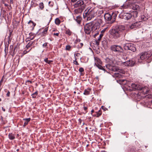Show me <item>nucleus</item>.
Returning <instances> with one entry per match:
<instances>
[{
  "label": "nucleus",
  "mask_w": 152,
  "mask_h": 152,
  "mask_svg": "<svg viewBox=\"0 0 152 152\" xmlns=\"http://www.w3.org/2000/svg\"><path fill=\"white\" fill-rule=\"evenodd\" d=\"M109 32L113 38L116 39L125 36L126 33V30L124 26L119 25L111 29Z\"/></svg>",
  "instance_id": "f257e3e1"
},
{
  "label": "nucleus",
  "mask_w": 152,
  "mask_h": 152,
  "mask_svg": "<svg viewBox=\"0 0 152 152\" xmlns=\"http://www.w3.org/2000/svg\"><path fill=\"white\" fill-rule=\"evenodd\" d=\"M102 20L99 19L95 22L92 21L86 24L84 26V31L86 34H90L91 32H94L99 29L100 27L99 22H101Z\"/></svg>",
  "instance_id": "f03ea898"
},
{
  "label": "nucleus",
  "mask_w": 152,
  "mask_h": 152,
  "mask_svg": "<svg viewBox=\"0 0 152 152\" xmlns=\"http://www.w3.org/2000/svg\"><path fill=\"white\" fill-rule=\"evenodd\" d=\"M83 15L84 18H87V20H90L91 19L97 15L98 13L100 14L103 12L102 10H99L97 7H94L88 10L87 11L86 10Z\"/></svg>",
  "instance_id": "7ed1b4c3"
},
{
  "label": "nucleus",
  "mask_w": 152,
  "mask_h": 152,
  "mask_svg": "<svg viewBox=\"0 0 152 152\" xmlns=\"http://www.w3.org/2000/svg\"><path fill=\"white\" fill-rule=\"evenodd\" d=\"M74 7L78 8L75 10V13L77 14L81 13L85 9L86 5L84 4L83 1L79 0L74 4Z\"/></svg>",
  "instance_id": "20e7f679"
},
{
  "label": "nucleus",
  "mask_w": 152,
  "mask_h": 152,
  "mask_svg": "<svg viewBox=\"0 0 152 152\" xmlns=\"http://www.w3.org/2000/svg\"><path fill=\"white\" fill-rule=\"evenodd\" d=\"M117 15L113 12L112 14L107 13L104 15V17L105 20L110 21L111 23H113L115 20Z\"/></svg>",
  "instance_id": "39448f33"
},
{
  "label": "nucleus",
  "mask_w": 152,
  "mask_h": 152,
  "mask_svg": "<svg viewBox=\"0 0 152 152\" xmlns=\"http://www.w3.org/2000/svg\"><path fill=\"white\" fill-rule=\"evenodd\" d=\"M109 72H121L123 74H124L125 72L123 70L120 69L118 67L114 66H113L110 64H107L106 65V68H105Z\"/></svg>",
  "instance_id": "423d86ee"
},
{
  "label": "nucleus",
  "mask_w": 152,
  "mask_h": 152,
  "mask_svg": "<svg viewBox=\"0 0 152 152\" xmlns=\"http://www.w3.org/2000/svg\"><path fill=\"white\" fill-rule=\"evenodd\" d=\"M110 50L112 52L117 53L122 52L123 50L121 47L116 45H111L110 47Z\"/></svg>",
  "instance_id": "0eeeda50"
},
{
  "label": "nucleus",
  "mask_w": 152,
  "mask_h": 152,
  "mask_svg": "<svg viewBox=\"0 0 152 152\" xmlns=\"http://www.w3.org/2000/svg\"><path fill=\"white\" fill-rule=\"evenodd\" d=\"M136 61L134 58L130 59L122 63V64L124 65L129 67H132L135 65Z\"/></svg>",
  "instance_id": "6e6552de"
},
{
  "label": "nucleus",
  "mask_w": 152,
  "mask_h": 152,
  "mask_svg": "<svg viewBox=\"0 0 152 152\" xmlns=\"http://www.w3.org/2000/svg\"><path fill=\"white\" fill-rule=\"evenodd\" d=\"M132 16V15L130 13H121L120 14L119 17L121 18L128 20L130 19Z\"/></svg>",
  "instance_id": "1a4fd4ad"
},
{
  "label": "nucleus",
  "mask_w": 152,
  "mask_h": 152,
  "mask_svg": "<svg viewBox=\"0 0 152 152\" xmlns=\"http://www.w3.org/2000/svg\"><path fill=\"white\" fill-rule=\"evenodd\" d=\"M132 87L136 90H142L143 93L144 94H147L148 91L147 89H145L146 88H141L138 85L134 83H132L131 85Z\"/></svg>",
  "instance_id": "9d476101"
},
{
  "label": "nucleus",
  "mask_w": 152,
  "mask_h": 152,
  "mask_svg": "<svg viewBox=\"0 0 152 152\" xmlns=\"http://www.w3.org/2000/svg\"><path fill=\"white\" fill-rule=\"evenodd\" d=\"M124 49L126 50H129L134 52L136 51L135 45L132 43L126 45L124 46Z\"/></svg>",
  "instance_id": "9b49d317"
},
{
  "label": "nucleus",
  "mask_w": 152,
  "mask_h": 152,
  "mask_svg": "<svg viewBox=\"0 0 152 152\" xmlns=\"http://www.w3.org/2000/svg\"><path fill=\"white\" fill-rule=\"evenodd\" d=\"M130 7L134 10H136V11H139L140 8L138 5L135 3H133L130 4Z\"/></svg>",
  "instance_id": "f8f14e48"
},
{
  "label": "nucleus",
  "mask_w": 152,
  "mask_h": 152,
  "mask_svg": "<svg viewBox=\"0 0 152 152\" xmlns=\"http://www.w3.org/2000/svg\"><path fill=\"white\" fill-rule=\"evenodd\" d=\"M42 31L40 33V34L42 37L45 36L48 33V27H46L45 28H42Z\"/></svg>",
  "instance_id": "ddd939ff"
},
{
  "label": "nucleus",
  "mask_w": 152,
  "mask_h": 152,
  "mask_svg": "<svg viewBox=\"0 0 152 152\" xmlns=\"http://www.w3.org/2000/svg\"><path fill=\"white\" fill-rule=\"evenodd\" d=\"M102 64H94L95 66H96V67H97L99 69H100L101 70H104V72L106 71L107 72H108L107 71V70L105 68V67H102L101 65Z\"/></svg>",
  "instance_id": "4468645a"
},
{
  "label": "nucleus",
  "mask_w": 152,
  "mask_h": 152,
  "mask_svg": "<svg viewBox=\"0 0 152 152\" xmlns=\"http://www.w3.org/2000/svg\"><path fill=\"white\" fill-rule=\"evenodd\" d=\"M23 120L25 121L24 124L23 125V127H25L28 124V123L31 120V118H23Z\"/></svg>",
  "instance_id": "2eb2a0df"
},
{
  "label": "nucleus",
  "mask_w": 152,
  "mask_h": 152,
  "mask_svg": "<svg viewBox=\"0 0 152 152\" xmlns=\"http://www.w3.org/2000/svg\"><path fill=\"white\" fill-rule=\"evenodd\" d=\"M91 89L90 88H88L85 89L83 93V94L85 95H89L91 92Z\"/></svg>",
  "instance_id": "dca6fc26"
},
{
  "label": "nucleus",
  "mask_w": 152,
  "mask_h": 152,
  "mask_svg": "<svg viewBox=\"0 0 152 152\" xmlns=\"http://www.w3.org/2000/svg\"><path fill=\"white\" fill-rule=\"evenodd\" d=\"M95 64H102V62L101 60L97 57L94 58Z\"/></svg>",
  "instance_id": "f3484780"
},
{
  "label": "nucleus",
  "mask_w": 152,
  "mask_h": 152,
  "mask_svg": "<svg viewBox=\"0 0 152 152\" xmlns=\"http://www.w3.org/2000/svg\"><path fill=\"white\" fill-rule=\"evenodd\" d=\"M28 23L30 24L31 27L32 28V30H33L36 25V23H34L33 21L31 20H30L28 22Z\"/></svg>",
  "instance_id": "a211bd4d"
},
{
  "label": "nucleus",
  "mask_w": 152,
  "mask_h": 152,
  "mask_svg": "<svg viewBox=\"0 0 152 152\" xmlns=\"http://www.w3.org/2000/svg\"><path fill=\"white\" fill-rule=\"evenodd\" d=\"M75 20L78 24H80L82 20V18L80 15L77 16Z\"/></svg>",
  "instance_id": "6ab92c4d"
},
{
  "label": "nucleus",
  "mask_w": 152,
  "mask_h": 152,
  "mask_svg": "<svg viewBox=\"0 0 152 152\" xmlns=\"http://www.w3.org/2000/svg\"><path fill=\"white\" fill-rule=\"evenodd\" d=\"M8 137L9 139L10 140H13L15 138L14 134L12 133H9V134Z\"/></svg>",
  "instance_id": "aec40b11"
},
{
  "label": "nucleus",
  "mask_w": 152,
  "mask_h": 152,
  "mask_svg": "<svg viewBox=\"0 0 152 152\" xmlns=\"http://www.w3.org/2000/svg\"><path fill=\"white\" fill-rule=\"evenodd\" d=\"M65 34L69 36H70L72 33V32L70 31V30L68 28H66L65 30Z\"/></svg>",
  "instance_id": "412c9836"
},
{
  "label": "nucleus",
  "mask_w": 152,
  "mask_h": 152,
  "mask_svg": "<svg viewBox=\"0 0 152 152\" xmlns=\"http://www.w3.org/2000/svg\"><path fill=\"white\" fill-rule=\"evenodd\" d=\"M96 114L95 115L97 117H99L102 115V111L101 109L99 110L98 112H96Z\"/></svg>",
  "instance_id": "4be33fe9"
},
{
  "label": "nucleus",
  "mask_w": 152,
  "mask_h": 152,
  "mask_svg": "<svg viewBox=\"0 0 152 152\" xmlns=\"http://www.w3.org/2000/svg\"><path fill=\"white\" fill-rule=\"evenodd\" d=\"M34 42H30L26 45V48H27V50L31 46L33 43Z\"/></svg>",
  "instance_id": "5701e85b"
},
{
  "label": "nucleus",
  "mask_w": 152,
  "mask_h": 152,
  "mask_svg": "<svg viewBox=\"0 0 152 152\" xmlns=\"http://www.w3.org/2000/svg\"><path fill=\"white\" fill-rule=\"evenodd\" d=\"M141 22L140 21H139L136 22L134 23V24L136 25L135 27L136 28L138 27L141 24Z\"/></svg>",
  "instance_id": "b1692460"
},
{
  "label": "nucleus",
  "mask_w": 152,
  "mask_h": 152,
  "mask_svg": "<svg viewBox=\"0 0 152 152\" xmlns=\"http://www.w3.org/2000/svg\"><path fill=\"white\" fill-rule=\"evenodd\" d=\"M113 77H115L120 78L121 77V75L119 73H115L113 75Z\"/></svg>",
  "instance_id": "393cba45"
},
{
  "label": "nucleus",
  "mask_w": 152,
  "mask_h": 152,
  "mask_svg": "<svg viewBox=\"0 0 152 152\" xmlns=\"http://www.w3.org/2000/svg\"><path fill=\"white\" fill-rule=\"evenodd\" d=\"M61 23L60 20L58 18H56L55 20V23L57 25H59Z\"/></svg>",
  "instance_id": "a878e982"
},
{
  "label": "nucleus",
  "mask_w": 152,
  "mask_h": 152,
  "mask_svg": "<svg viewBox=\"0 0 152 152\" xmlns=\"http://www.w3.org/2000/svg\"><path fill=\"white\" fill-rule=\"evenodd\" d=\"M136 149L134 147L132 146L129 149L130 152H135Z\"/></svg>",
  "instance_id": "bb28decb"
},
{
  "label": "nucleus",
  "mask_w": 152,
  "mask_h": 152,
  "mask_svg": "<svg viewBox=\"0 0 152 152\" xmlns=\"http://www.w3.org/2000/svg\"><path fill=\"white\" fill-rule=\"evenodd\" d=\"M38 94V92L37 91L34 93L32 94H31V96H32L33 98H36L37 96V95Z\"/></svg>",
  "instance_id": "cd10ccee"
},
{
  "label": "nucleus",
  "mask_w": 152,
  "mask_h": 152,
  "mask_svg": "<svg viewBox=\"0 0 152 152\" xmlns=\"http://www.w3.org/2000/svg\"><path fill=\"white\" fill-rule=\"evenodd\" d=\"M136 25L134 24V23H132L129 26V28L131 29H133L136 28L135 27Z\"/></svg>",
  "instance_id": "c85d7f7f"
},
{
  "label": "nucleus",
  "mask_w": 152,
  "mask_h": 152,
  "mask_svg": "<svg viewBox=\"0 0 152 152\" xmlns=\"http://www.w3.org/2000/svg\"><path fill=\"white\" fill-rule=\"evenodd\" d=\"M44 61L48 64H50L53 62L52 61L48 60V58H46L44 59Z\"/></svg>",
  "instance_id": "c756f323"
},
{
  "label": "nucleus",
  "mask_w": 152,
  "mask_h": 152,
  "mask_svg": "<svg viewBox=\"0 0 152 152\" xmlns=\"http://www.w3.org/2000/svg\"><path fill=\"white\" fill-rule=\"evenodd\" d=\"M138 11H136L133 12V15H132L134 17H137V16Z\"/></svg>",
  "instance_id": "7c9ffc66"
},
{
  "label": "nucleus",
  "mask_w": 152,
  "mask_h": 152,
  "mask_svg": "<svg viewBox=\"0 0 152 152\" xmlns=\"http://www.w3.org/2000/svg\"><path fill=\"white\" fill-rule=\"evenodd\" d=\"M71 47L69 45L66 46L65 49L66 50L70 51Z\"/></svg>",
  "instance_id": "2f4dec72"
},
{
  "label": "nucleus",
  "mask_w": 152,
  "mask_h": 152,
  "mask_svg": "<svg viewBox=\"0 0 152 152\" xmlns=\"http://www.w3.org/2000/svg\"><path fill=\"white\" fill-rule=\"evenodd\" d=\"M39 7L41 10H42L44 7V4L42 2L40 3L39 4Z\"/></svg>",
  "instance_id": "473e14b6"
},
{
  "label": "nucleus",
  "mask_w": 152,
  "mask_h": 152,
  "mask_svg": "<svg viewBox=\"0 0 152 152\" xmlns=\"http://www.w3.org/2000/svg\"><path fill=\"white\" fill-rule=\"evenodd\" d=\"M12 31H11L10 30L9 31V36L8 37L9 41H11V39L10 38L11 35L12 34Z\"/></svg>",
  "instance_id": "72a5a7b5"
},
{
  "label": "nucleus",
  "mask_w": 152,
  "mask_h": 152,
  "mask_svg": "<svg viewBox=\"0 0 152 152\" xmlns=\"http://www.w3.org/2000/svg\"><path fill=\"white\" fill-rule=\"evenodd\" d=\"M77 58L75 57V60L73 61V63L77 65H79V64L78 63L77 61Z\"/></svg>",
  "instance_id": "f704fd0d"
},
{
  "label": "nucleus",
  "mask_w": 152,
  "mask_h": 152,
  "mask_svg": "<svg viewBox=\"0 0 152 152\" xmlns=\"http://www.w3.org/2000/svg\"><path fill=\"white\" fill-rule=\"evenodd\" d=\"M29 38H32L33 37V39L35 37L34 34L32 33H30L29 34Z\"/></svg>",
  "instance_id": "c9c22d12"
},
{
  "label": "nucleus",
  "mask_w": 152,
  "mask_h": 152,
  "mask_svg": "<svg viewBox=\"0 0 152 152\" xmlns=\"http://www.w3.org/2000/svg\"><path fill=\"white\" fill-rule=\"evenodd\" d=\"M48 4L49 6L51 7H52L53 6L54 3L53 1H50L48 2Z\"/></svg>",
  "instance_id": "e433bc0d"
},
{
  "label": "nucleus",
  "mask_w": 152,
  "mask_h": 152,
  "mask_svg": "<svg viewBox=\"0 0 152 152\" xmlns=\"http://www.w3.org/2000/svg\"><path fill=\"white\" fill-rule=\"evenodd\" d=\"M32 48H31L28 51H27V50H24L23 52V55H25L28 52H29L31 49Z\"/></svg>",
  "instance_id": "4c0bfd02"
},
{
  "label": "nucleus",
  "mask_w": 152,
  "mask_h": 152,
  "mask_svg": "<svg viewBox=\"0 0 152 152\" xmlns=\"http://www.w3.org/2000/svg\"><path fill=\"white\" fill-rule=\"evenodd\" d=\"M33 39V37L32 38H29L28 37L26 39V42H28L29 41H30L31 40Z\"/></svg>",
  "instance_id": "58836bf2"
},
{
  "label": "nucleus",
  "mask_w": 152,
  "mask_h": 152,
  "mask_svg": "<svg viewBox=\"0 0 152 152\" xmlns=\"http://www.w3.org/2000/svg\"><path fill=\"white\" fill-rule=\"evenodd\" d=\"M83 45V44L82 43H80L79 45H78L77 48H81Z\"/></svg>",
  "instance_id": "ea45409f"
},
{
  "label": "nucleus",
  "mask_w": 152,
  "mask_h": 152,
  "mask_svg": "<svg viewBox=\"0 0 152 152\" xmlns=\"http://www.w3.org/2000/svg\"><path fill=\"white\" fill-rule=\"evenodd\" d=\"M103 36V35L101 33L99 35V37L98 38V41H100L101 39V38H102V37Z\"/></svg>",
  "instance_id": "a19ab883"
},
{
  "label": "nucleus",
  "mask_w": 152,
  "mask_h": 152,
  "mask_svg": "<svg viewBox=\"0 0 152 152\" xmlns=\"http://www.w3.org/2000/svg\"><path fill=\"white\" fill-rule=\"evenodd\" d=\"M79 71L80 72H82L84 71V69L82 67L80 68L79 69Z\"/></svg>",
  "instance_id": "79ce46f5"
},
{
  "label": "nucleus",
  "mask_w": 152,
  "mask_h": 152,
  "mask_svg": "<svg viewBox=\"0 0 152 152\" xmlns=\"http://www.w3.org/2000/svg\"><path fill=\"white\" fill-rule=\"evenodd\" d=\"M5 92H7V93L6 94V96L7 97H9L10 96V92L9 91H6Z\"/></svg>",
  "instance_id": "37998d69"
},
{
  "label": "nucleus",
  "mask_w": 152,
  "mask_h": 152,
  "mask_svg": "<svg viewBox=\"0 0 152 152\" xmlns=\"http://www.w3.org/2000/svg\"><path fill=\"white\" fill-rule=\"evenodd\" d=\"M80 55V53H76V54H74L75 58V57H76V56L78 57V56H79Z\"/></svg>",
  "instance_id": "c03bdc74"
},
{
  "label": "nucleus",
  "mask_w": 152,
  "mask_h": 152,
  "mask_svg": "<svg viewBox=\"0 0 152 152\" xmlns=\"http://www.w3.org/2000/svg\"><path fill=\"white\" fill-rule=\"evenodd\" d=\"M101 108L104 110V111H106L107 110V109L104 106H103L101 107Z\"/></svg>",
  "instance_id": "a18cd8bd"
},
{
  "label": "nucleus",
  "mask_w": 152,
  "mask_h": 152,
  "mask_svg": "<svg viewBox=\"0 0 152 152\" xmlns=\"http://www.w3.org/2000/svg\"><path fill=\"white\" fill-rule=\"evenodd\" d=\"M59 34V32H58L56 33H54L53 34L54 36H58Z\"/></svg>",
  "instance_id": "49530a36"
},
{
  "label": "nucleus",
  "mask_w": 152,
  "mask_h": 152,
  "mask_svg": "<svg viewBox=\"0 0 152 152\" xmlns=\"http://www.w3.org/2000/svg\"><path fill=\"white\" fill-rule=\"evenodd\" d=\"M48 43L47 42H45L43 45V47H45L47 46Z\"/></svg>",
  "instance_id": "de8ad7c7"
},
{
  "label": "nucleus",
  "mask_w": 152,
  "mask_h": 152,
  "mask_svg": "<svg viewBox=\"0 0 152 152\" xmlns=\"http://www.w3.org/2000/svg\"><path fill=\"white\" fill-rule=\"evenodd\" d=\"M84 110L85 111L86 113H87V110L88 109V107H83Z\"/></svg>",
  "instance_id": "09e8293b"
},
{
  "label": "nucleus",
  "mask_w": 152,
  "mask_h": 152,
  "mask_svg": "<svg viewBox=\"0 0 152 152\" xmlns=\"http://www.w3.org/2000/svg\"><path fill=\"white\" fill-rule=\"evenodd\" d=\"M100 41H98V40L97 39V40H96V44L97 45H99V42H100Z\"/></svg>",
  "instance_id": "8fccbe9b"
},
{
  "label": "nucleus",
  "mask_w": 152,
  "mask_h": 152,
  "mask_svg": "<svg viewBox=\"0 0 152 152\" xmlns=\"http://www.w3.org/2000/svg\"><path fill=\"white\" fill-rule=\"evenodd\" d=\"M3 78H2V79H1V80L0 81V86H1V85L2 83L3 82Z\"/></svg>",
  "instance_id": "3c124183"
},
{
  "label": "nucleus",
  "mask_w": 152,
  "mask_h": 152,
  "mask_svg": "<svg viewBox=\"0 0 152 152\" xmlns=\"http://www.w3.org/2000/svg\"><path fill=\"white\" fill-rule=\"evenodd\" d=\"M105 30H102L101 32V33L104 35V33L105 32Z\"/></svg>",
  "instance_id": "603ef678"
},
{
  "label": "nucleus",
  "mask_w": 152,
  "mask_h": 152,
  "mask_svg": "<svg viewBox=\"0 0 152 152\" xmlns=\"http://www.w3.org/2000/svg\"><path fill=\"white\" fill-rule=\"evenodd\" d=\"M79 122L80 123V124H81L82 122V120L80 118H79L78 119Z\"/></svg>",
  "instance_id": "864d4df0"
},
{
  "label": "nucleus",
  "mask_w": 152,
  "mask_h": 152,
  "mask_svg": "<svg viewBox=\"0 0 152 152\" xmlns=\"http://www.w3.org/2000/svg\"><path fill=\"white\" fill-rule=\"evenodd\" d=\"M99 34V33H97L96 34H95L94 35V37H96V36H97V35H98Z\"/></svg>",
  "instance_id": "5fc2aeb1"
},
{
  "label": "nucleus",
  "mask_w": 152,
  "mask_h": 152,
  "mask_svg": "<svg viewBox=\"0 0 152 152\" xmlns=\"http://www.w3.org/2000/svg\"><path fill=\"white\" fill-rule=\"evenodd\" d=\"M2 110L4 112H5V109L3 107H2Z\"/></svg>",
  "instance_id": "6e6d98bb"
},
{
  "label": "nucleus",
  "mask_w": 152,
  "mask_h": 152,
  "mask_svg": "<svg viewBox=\"0 0 152 152\" xmlns=\"http://www.w3.org/2000/svg\"><path fill=\"white\" fill-rule=\"evenodd\" d=\"M10 2L11 4H13V0H10Z\"/></svg>",
  "instance_id": "4d7b16f0"
},
{
  "label": "nucleus",
  "mask_w": 152,
  "mask_h": 152,
  "mask_svg": "<svg viewBox=\"0 0 152 152\" xmlns=\"http://www.w3.org/2000/svg\"><path fill=\"white\" fill-rule=\"evenodd\" d=\"M144 16H142V17H141V18L143 20H146V19H145L144 18Z\"/></svg>",
  "instance_id": "13d9d810"
},
{
  "label": "nucleus",
  "mask_w": 152,
  "mask_h": 152,
  "mask_svg": "<svg viewBox=\"0 0 152 152\" xmlns=\"http://www.w3.org/2000/svg\"><path fill=\"white\" fill-rule=\"evenodd\" d=\"M27 82H30L31 83H32L31 81L29 80H27Z\"/></svg>",
  "instance_id": "bf43d9fd"
},
{
  "label": "nucleus",
  "mask_w": 152,
  "mask_h": 152,
  "mask_svg": "<svg viewBox=\"0 0 152 152\" xmlns=\"http://www.w3.org/2000/svg\"><path fill=\"white\" fill-rule=\"evenodd\" d=\"M77 0H71V1L73 2H74L76 1Z\"/></svg>",
  "instance_id": "052dcab7"
},
{
  "label": "nucleus",
  "mask_w": 152,
  "mask_h": 152,
  "mask_svg": "<svg viewBox=\"0 0 152 152\" xmlns=\"http://www.w3.org/2000/svg\"><path fill=\"white\" fill-rule=\"evenodd\" d=\"M52 17H51V18H50V20H49V23L50 22V21H51V20H52Z\"/></svg>",
  "instance_id": "680f3d73"
},
{
  "label": "nucleus",
  "mask_w": 152,
  "mask_h": 152,
  "mask_svg": "<svg viewBox=\"0 0 152 152\" xmlns=\"http://www.w3.org/2000/svg\"><path fill=\"white\" fill-rule=\"evenodd\" d=\"M94 112V110H92L91 111V113H93V112Z\"/></svg>",
  "instance_id": "e2e57ef3"
},
{
  "label": "nucleus",
  "mask_w": 152,
  "mask_h": 152,
  "mask_svg": "<svg viewBox=\"0 0 152 152\" xmlns=\"http://www.w3.org/2000/svg\"><path fill=\"white\" fill-rule=\"evenodd\" d=\"M4 5L6 7H7L8 6V4H4Z\"/></svg>",
  "instance_id": "0e129e2a"
},
{
  "label": "nucleus",
  "mask_w": 152,
  "mask_h": 152,
  "mask_svg": "<svg viewBox=\"0 0 152 152\" xmlns=\"http://www.w3.org/2000/svg\"><path fill=\"white\" fill-rule=\"evenodd\" d=\"M16 48V47H15V48H14V52L15 50V48Z\"/></svg>",
  "instance_id": "69168bd1"
},
{
  "label": "nucleus",
  "mask_w": 152,
  "mask_h": 152,
  "mask_svg": "<svg viewBox=\"0 0 152 152\" xmlns=\"http://www.w3.org/2000/svg\"><path fill=\"white\" fill-rule=\"evenodd\" d=\"M17 136L18 137L19 136V134H17Z\"/></svg>",
  "instance_id": "338daca9"
},
{
  "label": "nucleus",
  "mask_w": 152,
  "mask_h": 152,
  "mask_svg": "<svg viewBox=\"0 0 152 152\" xmlns=\"http://www.w3.org/2000/svg\"><path fill=\"white\" fill-rule=\"evenodd\" d=\"M106 29H107V28H104L103 30H105V31Z\"/></svg>",
  "instance_id": "774afa93"
}]
</instances>
